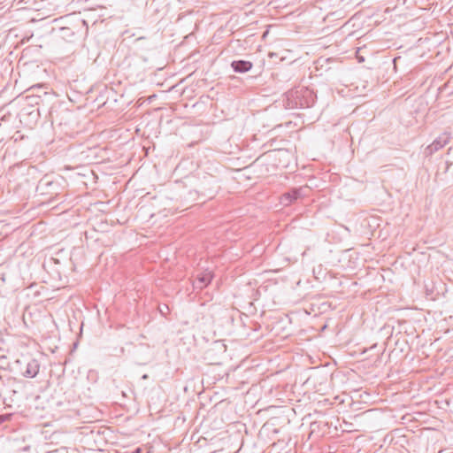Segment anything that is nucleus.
I'll return each mask as SVG.
<instances>
[{"label": "nucleus", "instance_id": "obj_1", "mask_svg": "<svg viewBox=\"0 0 453 453\" xmlns=\"http://www.w3.org/2000/svg\"><path fill=\"white\" fill-rule=\"evenodd\" d=\"M316 95L306 88L301 87L287 93V106L288 108H309L315 103Z\"/></svg>", "mask_w": 453, "mask_h": 453}, {"label": "nucleus", "instance_id": "obj_2", "mask_svg": "<svg viewBox=\"0 0 453 453\" xmlns=\"http://www.w3.org/2000/svg\"><path fill=\"white\" fill-rule=\"evenodd\" d=\"M308 191L309 188L306 186L294 188L281 196L280 203L285 206L290 205L292 203L296 202L299 198L307 196Z\"/></svg>", "mask_w": 453, "mask_h": 453}, {"label": "nucleus", "instance_id": "obj_3", "mask_svg": "<svg viewBox=\"0 0 453 453\" xmlns=\"http://www.w3.org/2000/svg\"><path fill=\"white\" fill-rule=\"evenodd\" d=\"M451 136L449 133H442L440 134L430 145L426 148V155H432L439 150L445 147L450 141Z\"/></svg>", "mask_w": 453, "mask_h": 453}, {"label": "nucleus", "instance_id": "obj_4", "mask_svg": "<svg viewBox=\"0 0 453 453\" xmlns=\"http://www.w3.org/2000/svg\"><path fill=\"white\" fill-rule=\"evenodd\" d=\"M59 185L57 181L49 180L47 178H43L40 180L38 188L42 190V193H47L50 196L58 195Z\"/></svg>", "mask_w": 453, "mask_h": 453}, {"label": "nucleus", "instance_id": "obj_5", "mask_svg": "<svg viewBox=\"0 0 453 453\" xmlns=\"http://www.w3.org/2000/svg\"><path fill=\"white\" fill-rule=\"evenodd\" d=\"M39 369V362L35 358H28V362L27 364L25 371L23 372V374L25 377L27 378H35L38 374Z\"/></svg>", "mask_w": 453, "mask_h": 453}, {"label": "nucleus", "instance_id": "obj_6", "mask_svg": "<svg viewBox=\"0 0 453 453\" xmlns=\"http://www.w3.org/2000/svg\"><path fill=\"white\" fill-rule=\"evenodd\" d=\"M253 66V64L250 61L246 60H234L231 63V67L235 73H247Z\"/></svg>", "mask_w": 453, "mask_h": 453}, {"label": "nucleus", "instance_id": "obj_7", "mask_svg": "<svg viewBox=\"0 0 453 453\" xmlns=\"http://www.w3.org/2000/svg\"><path fill=\"white\" fill-rule=\"evenodd\" d=\"M212 280V273L211 272H203L197 275L196 280H197V288H203L206 287L208 284L211 283Z\"/></svg>", "mask_w": 453, "mask_h": 453}, {"label": "nucleus", "instance_id": "obj_8", "mask_svg": "<svg viewBox=\"0 0 453 453\" xmlns=\"http://www.w3.org/2000/svg\"><path fill=\"white\" fill-rule=\"evenodd\" d=\"M158 311H159L160 314L165 318H166L167 315L170 313L169 306L165 303L158 305Z\"/></svg>", "mask_w": 453, "mask_h": 453}, {"label": "nucleus", "instance_id": "obj_9", "mask_svg": "<svg viewBox=\"0 0 453 453\" xmlns=\"http://www.w3.org/2000/svg\"><path fill=\"white\" fill-rule=\"evenodd\" d=\"M60 31L62 33V37H65L70 35H73V32H72L71 29L68 27H62Z\"/></svg>", "mask_w": 453, "mask_h": 453}, {"label": "nucleus", "instance_id": "obj_10", "mask_svg": "<svg viewBox=\"0 0 453 453\" xmlns=\"http://www.w3.org/2000/svg\"><path fill=\"white\" fill-rule=\"evenodd\" d=\"M8 415H0V425L8 419Z\"/></svg>", "mask_w": 453, "mask_h": 453}, {"label": "nucleus", "instance_id": "obj_11", "mask_svg": "<svg viewBox=\"0 0 453 453\" xmlns=\"http://www.w3.org/2000/svg\"><path fill=\"white\" fill-rule=\"evenodd\" d=\"M4 342H0V343H4ZM5 357V355H4V349L0 347V358H4Z\"/></svg>", "mask_w": 453, "mask_h": 453}, {"label": "nucleus", "instance_id": "obj_12", "mask_svg": "<svg viewBox=\"0 0 453 453\" xmlns=\"http://www.w3.org/2000/svg\"><path fill=\"white\" fill-rule=\"evenodd\" d=\"M78 343H79V342H73V349H71V352L76 349Z\"/></svg>", "mask_w": 453, "mask_h": 453}, {"label": "nucleus", "instance_id": "obj_13", "mask_svg": "<svg viewBox=\"0 0 453 453\" xmlns=\"http://www.w3.org/2000/svg\"><path fill=\"white\" fill-rule=\"evenodd\" d=\"M142 449L141 448H136L133 452L131 453H142Z\"/></svg>", "mask_w": 453, "mask_h": 453}, {"label": "nucleus", "instance_id": "obj_14", "mask_svg": "<svg viewBox=\"0 0 453 453\" xmlns=\"http://www.w3.org/2000/svg\"><path fill=\"white\" fill-rule=\"evenodd\" d=\"M402 334V333L399 331V332L395 334V337L396 338V340H397V341H400V340H401V338H403L402 336H401V337H398V334Z\"/></svg>", "mask_w": 453, "mask_h": 453}, {"label": "nucleus", "instance_id": "obj_15", "mask_svg": "<svg viewBox=\"0 0 453 453\" xmlns=\"http://www.w3.org/2000/svg\"><path fill=\"white\" fill-rule=\"evenodd\" d=\"M211 188H203V190H202L203 192H205V191H211ZM209 194H211V192H209Z\"/></svg>", "mask_w": 453, "mask_h": 453}, {"label": "nucleus", "instance_id": "obj_16", "mask_svg": "<svg viewBox=\"0 0 453 453\" xmlns=\"http://www.w3.org/2000/svg\"><path fill=\"white\" fill-rule=\"evenodd\" d=\"M148 378H149L148 374H143V375L142 376V380H147Z\"/></svg>", "mask_w": 453, "mask_h": 453}, {"label": "nucleus", "instance_id": "obj_17", "mask_svg": "<svg viewBox=\"0 0 453 453\" xmlns=\"http://www.w3.org/2000/svg\"><path fill=\"white\" fill-rule=\"evenodd\" d=\"M392 337H393V333L391 334V335H390V336L387 337V339H386V340H387V341H389V340H391V338H392Z\"/></svg>", "mask_w": 453, "mask_h": 453}, {"label": "nucleus", "instance_id": "obj_18", "mask_svg": "<svg viewBox=\"0 0 453 453\" xmlns=\"http://www.w3.org/2000/svg\"><path fill=\"white\" fill-rule=\"evenodd\" d=\"M376 347H377V344L375 343V344L372 345V346L370 347V349H375Z\"/></svg>", "mask_w": 453, "mask_h": 453}, {"label": "nucleus", "instance_id": "obj_19", "mask_svg": "<svg viewBox=\"0 0 453 453\" xmlns=\"http://www.w3.org/2000/svg\"><path fill=\"white\" fill-rule=\"evenodd\" d=\"M273 153H280L281 150H278V151H273Z\"/></svg>", "mask_w": 453, "mask_h": 453}, {"label": "nucleus", "instance_id": "obj_20", "mask_svg": "<svg viewBox=\"0 0 453 453\" xmlns=\"http://www.w3.org/2000/svg\"><path fill=\"white\" fill-rule=\"evenodd\" d=\"M221 347L224 349V350L226 349L225 344H222Z\"/></svg>", "mask_w": 453, "mask_h": 453}]
</instances>
